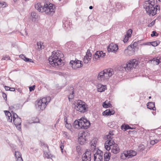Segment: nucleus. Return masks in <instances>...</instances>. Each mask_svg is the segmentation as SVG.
<instances>
[{
	"label": "nucleus",
	"mask_w": 161,
	"mask_h": 161,
	"mask_svg": "<svg viewBox=\"0 0 161 161\" xmlns=\"http://www.w3.org/2000/svg\"><path fill=\"white\" fill-rule=\"evenodd\" d=\"M28 62H33L32 60L30 58H29V61Z\"/></svg>",
	"instance_id": "0e129e2a"
},
{
	"label": "nucleus",
	"mask_w": 161,
	"mask_h": 161,
	"mask_svg": "<svg viewBox=\"0 0 161 161\" xmlns=\"http://www.w3.org/2000/svg\"><path fill=\"white\" fill-rule=\"evenodd\" d=\"M108 107H112V105L110 103H109V102H108Z\"/></svg>",
	"instance_id": "680f3d73"
},
{
	"label": "nucleus",
	"mask_w": 161,
	"mask_h": 161,
	"mask_svg": "<svg viewBox=\"0 0 161 161\" xmlns=\"http://www.w3.org/2000/svg\"><path fill=\"white\" fill-rule=\"evenodd\" d=\"M76 150L78 153L80 155L81 153V147L80 146H77L76 147Z\"/></svg>",
	"instance_id": "72a5a7b5"
},
{
	"label": "nucleus",
	"mask_w": 161,
	"mask_h": 161,
	"mask_svg": "<svg viewBox=\"0 0 161 161\" xmlns=\"http://www.w3.org/2000/svg\"><path fill=\"white\" fill-rule=\"evenodd\" d=\"M90 122L86 118H81L79 120H75L73 125L74 128L77 129H87L90 126Z\"/></svg>",
	"instance_id": "20e7f679"
},
{
	"label": "nucleus",
	"mask_w": 161,
	"mask_h": 161,
	"mask_svg": "<svg viewBox=\"0 0 161 161\" xmlns=\"http://www.w3.org/2000/svg\"><path fill=\"white\" fill-rule=\"evenodd\" d=\"M129 38V37L125 36V37L123 40L124 43H125L126 42L128 41Z\"/></svg>",
	"instance_id": "49530a36"
},
{
	"label": "nucleus",
	"mask_w": 161,
	"mask_h": 161,
	"mask_svg": "<svg viewBox=\"0 0 161 161\" xmlns=\"http://www.w3.org/2000/svg\"><path fill=\"white\" fill-rule=\"evenodd\" d=\"M157 134H156L155 133L153 132H151L150 133V136H149V139H151L152 138H154L157 136Z\"/></svg>",
	"instance_id": "f704fd0d"
},
{
	"label": "nucleus",
	"mask_w": 161,
	"mask_h": 161,
	"mask_svg": "<svg viewBox=\"0 0 161 161\" xmlns=\"http://www.w3.org/2000/svg\"><path fill=\"white\" fill-rule=\"evenodd\" d=\"M155 20H153V21L150 23L148 25V26L149 27H151L152 26H153V25L155 23Z\"/></svg>",
	"instance_id": "a18cd8bd"
},
{
	"label": "nucleus",
	"mask_w": 161,
	"mask_h": 161,
	"mask_svg": "<svg viewBox=\"0 0 161 161\" xmlns=\"http://www.w3.org/2000/svg\"><path fill=\"white\" fill-rule=\"evenodd\" d=\"M124 129H125V130H126L127 129H133L132 128H131L130 127L129 125H125L124 126Z\"/></svg>",
	"instance_id": "c03bdc74"
},
{
	"label": "nucleus",
	"mask_w": 161,
	"mask_h": 161,
	"mask_svg": "<svg viewBox=\"0 0 161 161\" xmlns=\"http://www.w3.org/2000/svg\"><path fill=\"white\" fill-rule=\"evenodd\" d=\"M91 153L90 150H86L85 153L82 156V161H90L91 160Z\"/></svg>",
	"instance_id": "f8f14e48"
},
{
	"label": "nucleus",
	"mask_w": 161,
	"mask_h": 161,
	"mask_svg": "<svg viewBox=\"0 0 161 161\" xmlns=\"http://www.w3.org/2000/svg\"><path fill=\"white\" fill-rule=\"evenodd\" d=\"M4 112L9 122H12L13 119L14 123L16 128L19 130H21V120L20 118L19 117L18 115L15 113H13L12 116L9 111L5 110L4 111Z\"/></svg>",
	"instance_id": "f03ea898"
},
{
	"label": "nucleus",
	"mask_w": 161,
	"mask_h": 161,
	"mask_svg": "<svg viewBox=\"0 0 161 161\" xmlns=\"http://www.w3.org/2000/svg\"><path fill=\"white\" fill-rule=\"evenodd\" d=\"M155 2L154 0H150L146 1L145 3L144 8H145L147 14L149 15L154 16L156 14L158 9L159 10L160 7L158 5L156 6V8L154 7Z\"/></svg>",
	"instance_id": "7ed1b4c3"
},
{
	"label": "nucleus",
	"mask_w": 161,
	"mask_h": 161,
	"mask_svg": "<svg viewBox=\"0 0 161 161\" xmlns=\"http://www.w3.org/2000/svg\"><path fill=\"white\" fill-rule=\"evenodd\" d=\"M132 33V30L131 29H129L127 32L125 36L130 37L131 36V34Z\"/></svg>",
	"instance_id": "c9c22d12"
},
{
	"label": "nucleus",
	"mask_w": 161,
	"mask_h": 161,
	"mask_svg": "<svg viewBox=\"0 0 161 161\" xmlns=\"http://www.w3.org/2000/svg\"><path fill=\"white\" fill-rule=\"evenodd\" d=\"M64 57L63 54L59 50L54 51L52 52L51 56L49 58V63L52 66L57 67L62 65L61 58Z\"/></svg>",
	"instance_id": "f257e3e1"
},
{
	"label": "nucleus",
	"mask_w": 161,
	"mask_h": 161,
	"mask_svg": "<svg viewBox=\"0 0 161 161\" xmlns=\"http://www.w3.org/2000/svg\"><path fill=\"white\" fill-rule=\"evenodd\" d=\"M118 49V45L112 43L109 44L108 48V52L115 53L116 52Z\"/></svg>",
	"instance_id": "2eb2a0df"
},
{
	"label": "nucleus",
	"mask_w": 161,
	"mask_h": 161,
	"mask_svg": "<svg viewBox=\"0 0 161 161\" xmlns=\"http://www.w3.org/2000/svg\"><path fill=\"white\" fill-rule=\"evenodd\" d=\"M50 100V98L49 97H43L40 100H37L35 103L36 108L39 110H43Z\"/></svg>",
	"instance_id": "423d86ee"
},
{
	"label": "nucleus",
	"mask_w": 161,
	"mask_h": 161,
	"mask_svg": "<svg viewBox=\"0 0 161 161\" xmlns=\"http://www.w3.org/2000/svg\"><path fill=\"white\" fill-rule=\"evenodd\" d=\"M154 61L156 62L155 63L156 65H158L160 61L158 59L156 58L155 59V60H154Z\"/></svg>",
	"instance_id": "3c124183"
},
{
	"label": "nucleus",
	"mask_w": 161,
	"mask_h": 161,
	"mask_svg": "<svg viewBox=\"0 0 161 161\" xmlns=\"http://www.w3.org/2000/svg\"><path fill=\"white\" fill-rule=\"evenodd\" d=\"M111 152L114 154L118 153L119 152L120 149L118 145L114 142L111 146Z\"/></svg>",
	"instance_id": "dca6fc26"
},
{
	"label": "nucleus",
	"mask_w": 161,
	"mask_h": 161,
	"mask_svg": "<svg viewBox=\"0 0 161 161\" xmlns=\"http://www.w3.org/2000/svg\"><path fill=\"white\" fill-rule=\"evenodd\" d=\"M43 9V13L48 15L52 16L55 13L56 7L55 5L52 3H45Z\"/></svg>",
	"instance_id": "6e6552de"
},
{
	"label": "nucleus",
	"mask_w": 161,
	"mask_h": 161,
	"mask_svg": "<svg viewBox=\"0 0 161 161\" xmlns=\"http://www.w3.org/2000/svg\"><path fill=\"white\" fill-rule=\"evenodd\" d=\"M3 96L4 99H5V98L6 99L7 96L5 93H3Z\"/></svg>",
	"instance_id": "bf43d9fd"
},
{
	"label": "nucleus",
	"mask_w": 161,
	"mask_h": 161,
	"mask_svg": "<svg viewBox=\"0 0 161 161\" xmlns=\"http://www.w3.org/2000/svg\"><path fill=\"white\" fill-rule=\"evenodd\" d=\"M97 143V141L95 139L93 140L91 142L90 144L91 150H92L93 152H94L95 150H96V147Z\"/></svg>",
	"instance_id": "4be33fe9"
},
{
	"label": "nucleus",
	"mask_w": 161,
	"mask_h": 161,
	"mask_svg": "<svg viewBox=\"0 0 161 161\" xmlns=\"http://www.w3.org/2000/svg\"><path fill=\"white\" fill-rule=\"evenodd\" d=\"M94 154L95 161H102L103 159V153L100 150H97Z\"/></svg>",
	"instance_id": "9b49d317"
},
{
	"label": "nucleus",
	"mask_w": 161,
	"mask_h": 161,
	"mask_svg": "<svg viewBox=\"0 0 161 161\" xmlns=\"http://www.w3.org/2000/svg\"><path fill=\"white\" fill-rule=\"evenodd\" d=\"M75 108L77 111L81 113H84L87 110V105L81 100H78L74 103Z\"/></svg>",
	"instance_id": "0eeeda50"
},
{
	"label": "nucleus",
	"mask_w": 161,
	"mask_h": 161,
	"mask_svg": "<svg viewBox=\"0 0 161 161\" xmlns=\"http://www.w3.org/2000/svg\"><path fill=\"white\" fill-rule=\"evenodd\" d=\"M64 124L65 127L67 128V129L70 130L71 132H73V130L72 128V127L71 124L67 123Z\"/></svg>",
	"instance_id": "c756f323"
},
{
	"label": "nucleus",
	"mask_w": 161,
	"mask_h": 161,
	"mask_svg": "<svg viewBox=\"0 0 161 161\" xmlns=\"http://www.w3.org/2000/svg\"><path fill=\"white\" fill-rule=\"evenodd\" d=\"M125 53L130 56L134 54L135 51L134 49L128 46L127 49H125Z\"/></svg>",
	"instance_id": "aec40b11"
},
{
	"label": "nucleus",
	"mask_w": 161,
	"mask_h": 161,
	"mask_svg": "<svg viewBox=\"0 0 161 161\" xmlns=\"http://www.w3.org/2000/svg\"><path fill=\"white\" fill-rule=\"evenodd\" d=\"M73 97V96L72 94H71L69 96V100L70 99H71Z\"/></svg>",
	"instance_id": "13d9d810"
},
{
	"label": "nucleus",
	"mask_w": 161,
	"mask_h": 161,
	"mask_svg": "<svg viewBox=\"0 0 161 161\" xmlns=\"http://www.w3.org/2000/svg\"><path fill=\"white\" fill-rule=\"evenodd\" d=\"M98 87L97 88V91L99 92H102L104 91L106 89V86H104L101 84H99L98 86Z\"/></svg>",
	"instance_id": "a878e982"
},
{
	"label": "nucleus",
	"mask_w": 161,
	"mask_h": 161,
	"mask_svg": "<svg viewBox=\"0 0 161 161\" xmlns=\"http://www.w3.org/2000/svg\"><path fill=\"white\" fill-rule=\"evenodd\" d=\"M2 59L3 60H8L10 59V58L8 56L5 55L3 56Z\"/></svg>",
	"instance_id": "79ce46f5"
},
{
	"label": "nucleus",
	"mask_w": 161,
	"mask_h": 161,
	"mask_svg": "<svg viewBox=\"0 0 161 161\" xmlns=\"http://www.w3.org/2000/svg\"><path fill=\"white\" fill-rule=\"evenodd\" d=\"M103 106L105 108H108V102L107 101H105L103 102Z\"/></svg>",
	"instance_id": "37998d69"
},
{
	"label": "nucleus",
	"mask_w": 161,
	"mask_h": 161,
	"mask_svg": "<svg viewBox=\"0 0 161 161\" xmlns=\"http://www.w3.org/2000/svg\"><path fill=\"white\" fill-rule=\"evenodd\" d=\"M138 149L141 151H143L145 149L144 146L143 145H140L139 146Z\"/></svg>",
	"instance_id": "a19ab883"
},
{
	"label": "nucleus",
	"mask_w": 161,
	"mask_h": 161,
	"mask_svg": "<svg viewBox=\"0 0 161 161\" xmlns=\"http://www.w3.org/2000/svg\"><path fill=\"white\" fill-rule=\"evenodd\" d=\"M153 33L151 34V36L152 37L156 36L155 34L156 33V32L155 31H153L152 32Z\"/></svg>",
	"instance_id": "5fc2aeb1"
},
{
	"label": "nucleus",
	"mask_w": 161,
	"mask_h": 161,
	"mask_svg": "<svg viewBox=\"0 0 161 161\" xmlns=\"http://www.w3.org/2000/svg\"><path fill=\"white\" fill-rule=\"evenodd\" d=\"M89 8L90 9H92L93 8V7L92 6H90L89 7Z\"/></svg>",
	"instance_id": "338daca9"
},
{
	"label": "nucleus",
	"mask_w": 161,
	"mask_h": 161,
	"mask_svg": "<svg viewBox=\"0 0 161 161\" xmlns=\"http://www.w3.org/2000/svg\"><path fill=\"white\" fill-rule=\"evenodd\" d=\"M130 155V158L132 157L136 156V155L137 153L135 151L133 150H129Z\"/></svg>",
	"instance_id": "2f4dec72"
},
{
	"label": "nucleus",
	"mask_w": 161,
	"mask_h": 161,
	"mask_svg": "<svg viewBox=\"0 0 161 161\" xmlns=\"http://www.w3.org/2000/svg\"><path fill=\"white\" fill-rule=\"evenodd\" d=\"M60 148H61V150H63V146H62V145H61V146H60Z\"/></svg>",
	"instance_id": "69168bd1"
},
{
	"label": "nucleus",
	"mask_w": 161,
	"mask_h": 161,
	"mask_svg": "<svg viewBox=\"0 0 161 161\" xmlns=\"http://www.w3.org/2000/svg\"><path fill=\"white\" fill-rule=\"evenodd\" d=\"M114 73L113 69H105L98 73L97 78L100 81H107Z\"/></svg>",
	"instance_id": "39448f33"
},
{
	"label": "nucleus",
	"mask_w": 161,
	"mask_h": 161,
	"mask_svg": "<svg viewBox=\"0 0 161 161\" xmlns=\"http://www.w3.org/2000/svg\"><path fill=\"white\" fill-rule=\"evenodd\" d=\"M137 44V43L136 42H134L132 44H131L128 46L134 49V48L136 47Z\"/></svg>",
	"instance_id": "ea45409f"
},
{
	"label": "nucleus",
	"mask_w": 161,
	"mask_h": 161,
	"mask_svg": "<svg viewBox=\"0 0 161 161\" xmlns=\"http://www.w3.org/2000/svg\"><path fill=\"white\" fill-rule=\"evenodd\" d=\"M114 114L113 110H110V109H107L103 113V114L104 116L111 115Z\"/></svg>",
	"instance_id": "b1692460"
},
{
	"label": "nucleus",
	"mask_w": 161,
	"mask_h": 161,
	"mask_svg": "<svg viewBox=\"0 0 161 161\" xmlns=\"http://www.w3.org/2000/svg\"><path fill=\"white\" fill-rule=\"evenodd\" d=\"M150 139V143L152 145H154L155 143H158L159 141V140L157 139L156 137L154 138H151Z\"/></svg>",
	"instance_id": "c85d7f7f"
},
{
	"label": "nucleus",
	"mask_w": 161,
	"mask_h": 161,
	"mask_svg": "<svg viewBox=\"0 0 161 161\" xmlns=\"http://www.w3.org/2000/svg\"><path fill=\"white\" fill-rule=\"evenodd\" d=\"M142 45H143L151 46V43L150 42H147L143 43Z\"/></svg>",
	"instance_id": "09e8293b"
},
{
	"label": "nucleus",
	"mask_w": 161,
	"mask_h": 161,
	"mask_svg": "<svg viewBox=\"0 0 161 161\" xmlns=\"http://www.w3.org/2000/svg\"><path fill=\"white\" fill-rule=\"evenodd\" d=\"M138 64V62L137 60L133 59L129 61L127 64H123L120 67L125 69V70L128 72L133 68H136Z\"/></svg>",
	"instance_id": "1a4fd4ad"
},
{
	"label": "nucleus",
	"mask_w": 161,
	"mask_h": 161,
	"mask_svg": "<svg viewBox=\"0 0 161 161\" xmlns=\"http://www.w3.org/2000/svg\"><path fill=\"white\" fill-rule=\"evenodd\" d=\"M10 91H15V89L14 88H10Z\"/></svg>",
	"instance_id": "e2e57ef3"
},
{
	"label": "nucleus",
	"mask_w": 161,
	"mask_h": 161,
	"mask_svg": "<svg viewBox=\"0 0 161 161\" xmlns=\"http://www.w3.org/2000/svg\"><path fill=\"white\" fill-rule=\"evenodd\" d=\"M35 85H33L32 86H31L29 87V90L30 92H31L32 91H33L35 88Z\"/></svg>",
	"instance_id": "de8ad7c7"
},
{
	"label": "nucleus",
	"mask_w": 161,
	"mask_h": 161,
	"mask_svg": "<svg viewBox=\"0 0 161 161\" xmlns=\"http://www.w3.org/2000/svg\"><path fill=\"white\" fill-rule=\"evenodd\" d=\"M105 56V53L102 51H97L93 55V59L94 61H96L100 58H103Z\"/></svg>",
	"instance_id": "ddd939ff"
},
{
	"label": "nucleus",
	"mask_w": 161,
	"mask_h": 161,
	"mask_svg": "<svg viewBox=\"0 0 161 161\" xmlns=\"http://www.w3.org/2000/svg\"><path fill=\"white\" fill-rule=\"evenodd\" d=\"M16 158V161H23L22 157L19 158L18 157V158Z\"/></svg>",
	"instance_id": "8fccbe9b"
},
{
	"label": "nucleus",
	"mask_w": 161,
	"mask_h": 161,
	"mask_svg": "<svg viewBox=\"0 0 161 161\" xmlns=\"http://www.w3.org/2000/svg\"><path fill=\"white\" fill-rule=\"evenodd\" d=\"M113 135H114V134L112 131H109V132L108 135L107 136V139H108V136H110V137L111 138V139L112 140L113 136Z\"/></svg>",
	"instance_id": "58836bf2"
},
{
	"label": "nucleus",
	"mask_w": 161,
	"mask_h": 161,
	"mask_svg": "<svg viewBox=\"0 0 161 161\" xmlns=\"http://www.w3.org/2000/svg\"><path fill=\"white\" fill-rule=\"evenodd\" d=\"M37 45L39 49H43L44 48V46L43 45V43L41 42H37Z\"/></svg>",
	"instance_id": "7c9ffc66"
},
{
	"label": "nucleus",
	"mask_w": 161,
	"mask_h": 161,
	"mask_svg": "<svg viewBox=\"0 0 161 161\" xmlns=\"http://www.w3.org/2000/svg\"><path fill=\"white\" fill-rule=\"evenodd\" d=\"M150 43H151V45L153 47H156L159 44V41H153L151 42Z\"/></svg>",
	"instance_id": "473e14b6"
},
{
	"label": "nucleus",
	"mask_w": 161,
	"mask_h": 161,
	"mask_svg": "<svg viewBox=\"0 0 161 161\" xmlns=\"http://www.w3.org/2000/svg\"><path fill=\"white\" fill-rule=\"evenodd\" d=\"M45 146L46 147L47 149H48V146L47 145H45Z\"/></svg>",
	"instance_id": "774afa93"
},
{
	"label": "nucleus",
	"mask_w": 161,
	"mask_h": 161,
	"mask_svg": "<svg viewBox=\"0 0 161 161\" xmlns=\"http://www.w3.org/2000/svg\"><path fill=\"white\" fill-rule=\"evenodd\" d=\"M111 153L108 152H105L104 154V161H108L110 158Z\"/></svg>",
	"instance_id": "393cba45"
},
{
	"label": "nucleus",
	"mask_w": 161,
	"mask_h": 161,
	"mask_svg": "<svg viewBox=\"0 0 161 161\" xmlns=\"http://www.w3.org/2000/svg\"><path fill=\"white\" fill-rule=\"evenodd\" d=\"M82 62L80 60L75 59V60L70 61V63L72 65V68L75 69L82 66Z\"/></svg>",
	"instance_id": "9d476101"
},
{
	"label": "nucleus",
	"mask_w": 161,
	"mask_h": 161,
	"mask_svg": "<svg viewBox=\"0 0 161 161\" xmlns=\"http://www.w3.org/2000/svg\"><path fill=\"white\" fill-rule=\"evenodd\" d=\"M38 18V15L35 12H32L31 14L30 19L32 21H35L36 19Z\"/></svg>",
	"instance_id": "412c9836"
},
{
	"label": "nucleus",
	"mask_w": 161,
	"mask_h": 161,
	"mask_svg": "<svg viewBox=\"0 0 161 161\" xmlns=\"http://www.w3.org/2000/svg\"><path fill=\"white\" fill-rule=\"evenodd\" d=\"M36 121H34L33 122V123H37L39 122V119L38 118L36 119Z\"/></svg>",
	"instance_id": "4d7b16f0"
},
{
	"label": "nucleus",
	"mask_w": 161,
	"mask_h": 161,
	"mask_svg": "<svg viewBox=\"0 0 161 161\" xmlns=\"http://www.w3.org/2000/svg\"><path fill=\"white\" fill-rule=\"evenodd\" d=\"M5 89L6 91H10V88L9 87L5 86Z\"/></svg>",
	"instance_id": "6e6d98bb"
},
{
	"label": "nucleus",
	"mask_w": 161,
	"mask_h": 161,
	"mask_svg": "<svg viewBox=\"0 0 161 161\" xmlns=\"http://www.w3.org/2000/svg\"><path fill=\"white\" fill-rule=\"evenodd\" d=\"M35 8L39 12L43 13L44 5H42L40 3H36L35 4Z\"/></svg>",
	"instance_id": "6ab92c4d"
},
{
	"label": "nucleus",
	"mask_w": 161,
	"mask_h": 161,
	"mask_svg": "<svg viewBox=\"0 0 161 161\" xmlns=\"http://www.w3.org/2000/svg\"><path fill=\"white\" fill-rule=\"evenodd\" d=\"M111 138L110 136H108V140L105 142V148L108 151L111 149V146L112 145V143L114 142L113 140L111 139Z\"/></svg>",
	"instance_id": "4468645a"
},
{
	"label": "nucleus",
	"mask_w": 161,
	"mask_h": 161,
	"mask_svg": "<svg viewBox=\"0 0 161 161\" xmlns=\"http://www.w3.org/2000/svg\"><path fill=\"white\" fill-rule=\"evenodd\" d=\"M44 156L45 157L47 158L48 159H51L53 160V159L55 158V157L52 155L51 153L48 152H46V153H45Z\"/></svg>",
	"instance_id": "bb28decb"
},
{
	"label": "nucleus",
	"mask_w": 161,
	"mask_h": 161,
	"mask_svg": "<svg viewBox=\"0 0 161 161\" xmlns=\"http://www.w3.org/2000/svg\"><path fill=\"white\" fill-rule=\"evenodd\" d=\"M64 124H65V123H68L67 122V118L66 116H65L64 117Z\"/></svg>",
	"instance_id": "603ef678"
},
{
	"label": "nucleus",
	"mask_w": 161,
	"mask_h": 161,
	"mask_svg": "<svg viewBox=\"0 0 161 161\" xmlns=\"http://www.w3.org/2000/svg\"><path fill=\"white\" fill-rule=\"evenodd\" d=\"M86 138L85 133H81L78 137V141L81 145L83 144L86 142Z\"/></svg>",
	"instance_id": "f3484780"
},
{
	"label": "nucleus",
	"mask_w": 161,
	"mask_h": 161,
	"mask_svg": "<svg viewBox=\"0 0 161 161\" xmlns=\"http://www.w3.org/2000/svg\"><path fill=\"white\" fill-rule=\"evenodd\" d=\"M130 153L129 151H125L122 154V158L123 156H125V158H130Z\"/></svg>",
	"instance_id": "cd10ccee"
},
{
	"label": "nucleus",
	"mask_w": 161,
	"mask_h": 161,
	"mask_svg": "<svg viewBox=\"0 0 161 161\" xmlns=\"http://www.w3.org/2000/svg\"><path fill=\"white\" fill-rule=\"evenodd\" d=\"M147 107L148 108L152 109L153 110H156L155 107V103L153 102H149L147 104Z\"/></svg>",
	"instance_id": "5701e85b"
},
{
	"label": "nucleus",
	"mask_w": 161,
	"mask_h": 161,
	"mask_svg": "<svg viewBox=\"0 0 161 161\" xmlns=\"http://www.w3.org/2000/svg\"><path fill=\"white\" fill-rule=\"evenodd\" d=\"M92 54L90 52L87 51L86 53V55L85 56L83 62L85 64H87L91 60Z\"/></svg>",
	"instance_id": "a211bd4d"
},
{
	"label": "nucleus",
	"mask_w": 161,
	"mask_h": 161,
	"mask_svg": "<svg viewBox=\"0 0 161 161\" xmlns=\"http://www.w3.org/2000/svg\"><path fill=\"white\" fill-rule=\"evenodd\" d=\"M14 155L16 158H18V157L19 158L21 157V153L18 151L15 152Z\"/></svg>",
	"instance_id": "e433bc0d"
},
{
	"label": "nucleus",
	"mask_w": 161,
	"mask_h": 161,
	"mask_svg": "<svg viewBox=\"0 0 161 161\" xmlns=\"http://www.w3.org/2000/svg\"><path fill=\"white\" fill-rule=\"evenodd\" d=\"M63 136L64 137L67 138L68 139H69V134L67 133V132H63Z\"/></svg>",
	"instance_id": "4c0bfd02"
},
{
	"label": "nucleus",
	"mask_w": 161,
	"mask_h": 161,
	"mask_svg": "<svg viewBox=\"0 0 161 161\" xmlns=\"http://www.w3.org/2000/svg\"><path fill=\"white\" fill-rule=\"evenodd\" d=\"M29 60V58L25 57L24 61H25L26 62H28Z\"/></svg>",
	"instance_id": "052dcab7"
},
{
	"label": "nucleus",
	"mask_w": 161,
	"mask_h": 161,
	"mask_svg": "<svg viewBox=\"0 0 161 161\" xmlns=\"http://www.w3.org/2000/svg\"><path fill=\"white\" fill-rule=\"evenodd\" d=\"M19 57L21 59H22L24 60H25V57L24 56V55L21 54L19 55Z\"/></svg>",
	"instance_id": "864d4df0"
}]
</instances>
